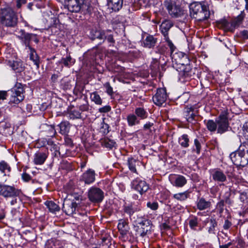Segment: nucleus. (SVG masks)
I'll return each mask as SVG.
<instances>
[{"label": "nucleus", "mask_w": 248, "mask_h": 248, "mask_svg": "<svg viewBox=\"0 0 248 248\" xmlns=\"http://www.w3.org/2000/svg\"><path fill=\"white\" fill-rule=\"evenodd\" d=\"M0 19L1 23L8 27H14L17 21V18L14 11L10 8L1 10Z\"/></svg>", "instance_id": "1"}, {"label": "nucleus", "mask_w": 248, "mask_h": 248, "mask_svg": "<svg viewBox=\"0 0 248 248\" xmlns=\"http://www.w3.org/2000/svg\"><path fill=\"white\" fill-rule=\"evenodd\" d=\"M194 145L196 148H193V151H196L197 154H199L201 152V145L200 142L197 139L194 140Z\"/></svg>", "instance_id": "50"}, {"label": "nucleus", "mask_w": 248, "mask_h": 248, "mask_svg": "<svg viewBox=\"0 0 248 248\" xmlns=\"http://www.w3.org/2000/svg\"><path fill=\"white\" fill-rule=\"evenodd\" d=\"M124 212L129 215L131 217L136 211H137V209L134 207L132 205H125L124 208Z\"/></svg>", "instance_id": "43"}, {"label": "nucleus", "mask_w": 248, "mask_h": 248, "mask_svg": "<svg viewBox=\"0 0 248 248\" xmlns=\"http://www.w3.org/2000/svg\"><path fill=\"white\" fill-rule=\"evenodd\" d=\"M183 75L185 78H190L193 73L189 65H186L183 70Z\"/></svg>", "instance_id": "44"}, {"label": "nucleus", "mask_w": 248, "mask_h": 248, "mask_svg": "<svg viewBox=\"0 0 248 248\" xmlns=\"http://www.w3.org/2000/svg\"><path fill=\"white\" fill-rule=\"evenodd\" d=\"M230 157L234 165L242 167L245 166V164H243L242 162H240V161L241 160V158H242L240 155L238 154V150L235 152L232 153L230 155Z\"/></svg>", "instance_id": "24"}, {"label": "nucleus", "mask_w": 248, "mask_h": 248, "mask_svg": "<svg viewBox=\"0 0 248 248\" xmlns=\"http://www.w3.org/2000/svg\"><path fill=\"white\" fill-rule=\"evenodd\" d=\"M245 16L246 14L244 11H242L241 12V13L232 21L231 23L224 20L222 23L225 29L231 31H233L236 27L238 26L242 23Z\"/></svg>", "instance_id": "6"}, {"label": "nucleus", "mask_w": 248, "mask_h": 248, "mask_svg": "<svg viewBox=\"0 0 248 248\" xmlns=\"http://www.w3.org/2000/svg\"><path fill=\"white\" fill-rule=\"evenodd\" d=\"M145 181L140 178H137L132 181V186H145Z\"/></svg>", "instance_id": "47"}, {"label": "nucleus", "mask_w": 248, "mask_h": 248, "mask_svg": "<svg viewBox=\"0 0 248 248\" xmlns=\"http://www.w3.org/2000/svg\"><path fill=\"white\" fill-rule=\"evenodd\" d=\"M224 206V202L223 201H220L217 203V207L219 209L220 213H222L223 212Z\"/></svg>", "instance_id": "62"}, {"label": "nucleus", "mask_w": 248, "mask_h": 248, "mask_svg": "<svg viewBox=\"0 0 248 248\" xmlns=\"http://www.w3.org/2000/svg\"><path fill=\"white\" fill-rule=\"evenodd\" d=\"M68 2L67 6L68 10L71 12L77 13L80 10H86L88 11L89 5L88 2H80L77 0H65Z\"/></svg>", "instance_id": "4"}, {"label": "nucleus", "mask_w": 248, "mask_h": 248, "mask_svg": "<svg viewBox=\"0 0 248 248\" xmlns=\"http://www.w3.org/2000/svg\"><path fill=\"white\" fill-rule=\"evenodd\" d=\"M9 64L13 70L16 72H19L22 70V63L18 61H9Z\"/></svg>", "instance_id": "33"}, {"label": "nucleus", "mask_w": 248, "mask_h": 248, "mask_svg": "<svg viewBox=\"0 0 248 248\" xmlns=\"http://www.w3.org/2000/svg\"><path fill=\"white\" fill-rule=\"evenodd\" d=\"M80 206L79 202H75L74 200H65L63 203L62 210L67 215L70 216L78 210Z\"/></svg>", "instance_id": "5"}, {"label": "nucleus", "mask_w": 248, "mask_h": 248, "mask_svg": "<svg viewBox=\"0 0 248 248\" xmlns=\"http://www.w3.org/2000/svg\"><path fill=\"white\" fill-rule=\"evenodd\" d=\"M111 109V107L109 106H106L99 109V111L101 113H106L109 111Z\"/></svg>", "instance_id": "58"}, {"label": "nucleus", "mask_w": 248, "mask_h": 248, "mask_svg": "<svg viewBox=\"0 0 248 248\" xmlns=\"http://www.w3.org/2000/svg\"><path fill=\"white\" fill-rule=\"evenodd\" d=\"M30 50V60L32 61L34 64L36 65L37 68H39L40 64L39 57L37 54L35 50L31 46L28 47Z\"/></svg>", "instance_id": "25"}, {"label": "nucleus", "mask_w": 248, "mask_h": 248, "mask_svg": "<svg viewBox=\"0 0 248 248\" xmlns=\"http://www.w3.org/2000/svg\"><path fill=\"white\" fill-rule=\"evenodd\" d=\"M211 203L204 199H200L197 202V207L200 210H205L210 206Z\"/></svg>", "instance_id": "32"}, {"label": "nucleus", "mask_w": 248, "mask_h": 248, "mask_svg": "<svg viewBox=\"0 0 248 248\" xmlns=\"http://www.w3.org/2000/svg\"><path fill=\"white\" fill-rule=\"evenodd\" d=\"M31 33L26 32L23 30H20L16 35L19 38L25 45L26 47L30 46V36Z\"/></svg>", "instance_id": "18"}, {"label": "nucleus", "mask_w": 248, "mask_h": 248, "mask_svg": "<svg viewBox=\"0 0 248 248\" xmlns=\"http://www.w3.org/2000/svg\"><path fill=\"white\" fill-rule=\"evenodd\" d=\"M123 0H112L108 2V6L114 11H118L122 7Z\"/></svg>", "instance_id": "26"}, {"label": "nucleus", "mask_w": 248, "mask_h": 248, "mask_svg": "<svg viewBox=\"0 0 248 248\" xmlns=\"http://www.w3.org/2000/svg\"><path fill=\"white\" fill-rule=\"evenodd\" d=\"M47 157L46 153L38 152L34 154L33 162L36 165H42Z\"/></svg>", "instance_id": "20"}, {"label": "nucleus", "mask_w": 248, "mask_h": 248, "mask_svg": "<svg viewBox=\"0 0 248 248\" xmlns=\"http://www.w3.org/2000/svg\"><path fill=\"white\" fill-rule=\"evenodd\" d=\"M212 175L213 180L218 182H224L227 179L226 175L220 169L213 170Z\"/></svg>", "instance_id": "19"}, {"label": "nucleus", "mask_w": 248, "mask_h": 248, "mask_svg": "<svg viewBox=\"0 0 248 248\" xmlns=\"http://www.w3.org/2000/svg\"><path fill=\"white\" fill-rule=\"evenodd\" d=\"M134 114L140 120L146 119L148 116V113L146 110L141 107L136 108L135 109Z\"/></svg>", "instance_id": "28"}, {"label": "nucleus", "mask_w": 248, "mask_h": 248, "mask_svg": "<svg viewBox=\"0 0 248 248\" xmlns=\"http://www.w3.org/2000/svg\"><path fill=\"white\" fill-rule=\"evenodd\" d=\"M167 97L168 95L166 89L160 88L157 90L156 93L153 96L152 99L155 105L161 107L165 103Z\"/></svg>", "instance_id": "9"}, {"label": "nucleus", "mask_w": 248, "mask_h": 248, "mask_svg": "<svg viewBox=\"0 0 248 248\" xmlns=\"http://www.w3.org/2000/svg\"><path fill=\"white\" fill-rule=\"evenodd\" d=\"M148 188L144 189L142 187H132L131 191L134 194L137 195V193L142 195L144 192L147 190Z\"/></svg>", "instance_id": "48"}, {"label": "nucleus", "mask_w": 248, "mask_h": 248, "mask_svg": "<svg viewBox=\"0 0 248 248\" xmlns=\"http://www.w3.org/2000/svg\"><path fill=\"white\" fill-rule=\"evenodd\" d=\"M126 119L129 126H133L140 123V120L134 113L128 114Z\"/></svg>", "instance_id": "27"}, {"label": "nucleus", "mask_w": 248, "mask_h": 248, "mask_svg": "<svg viewBox=\"0 0 248 248\" xmlns=\"http://www.w3.org/2000/svg\"><path fill=\"white\" fill-rule=\"evenodd\" d=\"M211 226L209 228L208 232L210 233H215V229L217 226V223L214 219L210 220Z\"/></svg>", "instance_id": "49"}, {"label": "nucleus", "mask_w": 248, "mask_h": 248, "mask_svg": "<svg viewBox=\"0 0 248 248\" xmlns=\"http://www.w3.org/2000/svg\"><path fill=\"white\" fill-rule=\"evenodd\" d=\"M164 6L172 17H179L183 15V11L180 5L173 0H165Z\"/></svg>", "instance_id": "3"}, {"label": "nucleus", "mask_w": 248, "mask_h": 248, "mask_svg": "<svg viewBox=\"0 0 248 248\" xmlns=\"http://www.w3.org/2000/svg\"><path fill=\"white\" fill-rule=\"evenodd\" d=\"M241 34L244 39H248V31L246 30H244L241 32Z\"/></svg>", "instance_id": "64"}, {"label": "nucleus", "mask_w": 248, "mask_h": 248, "mask_svg": "<svg viewBox=\"0 0 248 248\" xmlns=\"http://www.w3.org/2000/svg\"><path fill=\"white\" fill-rule=\"evenodd\" d=\"M188 195V193L186 191H185L175 194L173 195V197L177 200L184 201L187 198Z\"/></svg>", "instance_id": "45"}, {"label": "nucleus", "mask_w": 248, "mask_h": 248, "mask_svg": "<svg viewBox=\"0 0 248 248\" xmlns=\"http://www.w3.org/2000/svg\"><path fill=\"white\" fill-rule=\"evenodd\" d=\"M104 86L106 89V92L109 95H112L113 94V89L110 86V84L108 82H107L105 84Z\"/></svg>", "instance_id": "52"}, {"label": "nucleus", "mask_w": 248, "mask_h": 248, "mask_svg": "<svg viewBox=\"0 0 248 248\" xmlns=\"http://www.w3.org/2000/svg\"><path fill=\"white\" fill-rule=\"evenodd\" d=\"M22 179L25 182H28L31 179V176L29 174L24 173L22 175Z\"/></svg>", "instance_id": "63"}, {"label": "nucleus", "mask_w": 248, "mask_h": 248, "mask_svg": "<svg viewBox=\"0 0 248 248\" xmlns=\"http://www.w3.org/2000/svg\"><path fill=\"white\" fill-rule=\"evenodd\" d=\"M206 124L207 129L210 132H215L217 129V123L213 120H209L207 121H204Z\"/></svg>", "instance_id": "34"}, {"label": "nucleus", "mask_w": 248, "mask_h": 248, "mask_svg": "<svg viewBox=\"0 0 248 248\" xmlns=\"http://www.w3.org/2000/svg\"><path fill=\"white\" fill-rule=\"evenodd\" d=\"M64 141L65 144L70 147H72L73 146V141L71 138L68 137H66L64 138Z\"/></svg>", "instance_id": "60"}, {"label": "nucleus", "mask_w": 248, "mask_h": 248, "mask_svg": "<svg viewBox=\"0 0 248 248\" xmlns=\"http://www.w3.org/2000/svg\"><path fill=\"white\" fill-rule=\"evenodd\" d=\"M156 42V39L153 36L148 35L143 41L144 46L148 48H152L154 47Z\"/></svg>", "instance_id": "29"}, {"label": "nucleus", "mask_w": 248, "mask_h": 248, "mask_svg": "<svg viewBox=\"0 0 248 248\" xmlns=\"http://www.w3.org/2000/svg\"><path fill=\"white\" fill-rule=\"evenodd\" d=\"M244 136L248 140V121L244 125Z\"/></svg>", "instance_id": "59"}, {"label": "nucleus", "mask_w": 248, "mask_h": 248, "mask_svg": "<svg viewBox=\"0 0 248 248\" xmlns=\"http://www.w3.org/2000/svg\"><path fill=\"white\" fill-rule=\"evenodd\" d=\"M69 118L71 119H82L81 113L77 110H71L68 112Z\"/></svg>", "instance_id": "39"}, {"label": "nucleus", "mask_w": 248, "mask_h": 248, "mask_svg": "<svg viewBox=\"0 0 248 248\" xmlns=\"http://www.w3.org/2000/svg\"><path fill=\"white\" fill-rule=\"evenodd\" d=\"M169 179L171 184H175V186H184L186 183V180L182 175L171 174Z\"/></svg>", "instance_id": "15"}, {"label": "nucleus", "mask_w": 248, "mask_h": 248, "mask_svg": "<svg viewBox=\"0 0 248 248\" xmlns=\"http://www.w3.org/2000/svg\"><path fill=\"white\" fill-rule=\"evenodd\" d=\"M10 102L18 104L24 100L23 89L21 87L14 88L12 91Z\"/></svg>", "instance_id": "11"}, {"label": "nucleus", "mask_w": 248, "mask_h": 248, "mask_svg": "<svg viewBox=\"0 0 248 248\" xmlns=\"http://www.w3.org/2000/svg\"><path fill=\"white\" fill-rule=\"evenodd\" d=\"M109 31H105L104 40H106L107 42L109 44V46H113L115 41L113 38V36L112 34L109 33Z\"/></svg>", "instance_id": "40"}, {"label": "nucleus", "mask_w": 248, "mask_h": 248, "mask_svg": "<svg viewBox=\"0 0 248 248\" xmlns=\"http://www.w3.org/2000/svg\"><path fill=\"white\" fill-rule=\"evenodd\" d=\"M137 161L136 159L133 157L129 158L127 160V164L129 169L133 172L137 173V169L136 168V163Z\"/></svg>", "instance_id": "37"}, {"label": "nucleus", "mask_w": 248, "mask_h": 248, "mask_svg": "<svg viewBox=\"0 0 248 248\" xmlns=\"http://www.w3.org/2000/svg\"><path fill=\"white\" fill-rule=\"evenodd\" d=\"M184 115L186 121L192 124H195L198 120V111L193 106L187 107L185 108Z\"/></svg>", "instance_id": "7"}, {"label": "nucleus", "mask_w": 248, "mask_h": 248, "mask_svg": "<svg viewBox=\"0 0 248 248\" xmlns=\"http://www.w3.org/2000/svg\"><path fill=\"white\" fill-rule=\"evenodd\" d=\"M151 66L156 70L158 68V62L157 59H154L153 62L151 63Z\"/></svg>", "instance_id": "61"}, {"label": "nucleus", "mask_w": 248, "mask_h": 248, "mask_svg": "<svg viewBox=\"0 0 248 248\" xmlns=\"http://www.w3.org/2000/svg\"><path fill=\"white\" fill-rule=\"evenodd\" d=\"M206 6L199 2L191 3L189 6L191 15L193 17L200 11H203V9Z\"/></svg>", "instance_id": "21"}, {"label": "nucleus", "mask_w": 248, "mask_h": 248, "mask_svg": "<svg viewBox=\"0 0 248 248\" xmlns=\"http://www.w3.org/2000/svg\"><path fill=\"white\" fill-rule=\"evenodd\" d=\"M179 143L181 146L184 148H187L189 146V140L188 136L186 134H184L179 138Z\"/></svg>", "instance_id": "35"}, {"label": "nucleus", "mask_w": 248, "mask_h": 248, "mask_svg": "<svg viewBox=\"0 0 248 248\" xmlns=\"http://www.w3.org/2000/svg\"><path fill=\"white\" fill-rule=\"evenodd\" d=\"M95 173L94 170L89 169L81 176V180L84 182L85 184L90 185L95 180Z\"/></svg>", "instance_id": "14"}, {"label": "nucleus", "mask_w": 248, "mask_h": 248, "mask_svg": "<svg viewBox=\"0 0 248 248\" xmlns=\"http://www.w3.org/2000/svg\"><path fill=\"white\" fill-rule=\"evenodd\" d=\"M147 206L148 207L153 210H156L158 207V203L156 202H148L147 203Z\"/></svg>", "instance_id": "53"}, {"label": "nucleus", "mask_w": 248, "mask_h": 248, "mask_svg": "<svg viewBox=\"0 0 248 248\" xmlns=\"http://www.w3.org/2000/svg\"><path fill=\"white\" fill-rule=\"evenodd\" d=\"M105 31L97 30L96 28L92 29L90 30L89 37L92 40H103V42H104Z\"/></svg>", "instance_id": "16"}, {"label": "nucleus", "mask_w": 248, "mask_h": 248, "mask_svg": "<svg viewBox=\"0 0 248 248\" xmlns=\"http://www.w3.org/2000/svg\"><path fill=\"white\" fill-rule=\"evenodd\" d=\"M209 16L210 12L208 7L206 6L203 9V11H200L193 17L198 21H201L207 19Z\"/></svg>", "instance_id": "22"}, {"label": "nucleus", "mask_w": 248, "mask_h": 248, "mask_svg": "<svg viewBox=\"0 0 248 248\" xmlns=\"http://www.w3.org/2000/svg\"><path fill=\"white\" fill-rule=\"evenodd\" d=\"M60 131L62 134H67L70 129V123L68 122H62L59 125Z\"/></svg>", "instance_id": "31"}, {"label": "nucleus", "mask_w": 248, "mask_h": 248, "mask_svg": "<svg viewBox=\"0 0 248 248\" xmlns=\"http://www.w3.org/2000/svg\"><path fill=\"white\" fill-rule=\"evenodd\" d=\"M0 171L4 173L5 176L9 175L11 171V167L5 161H0Z\"/></svg>", "instance_id": "30"}, {"label": "nucleus", "mask_w": 248, "mask_h": 248, "mask_svg": "<svg viewBox=\"0 0 248 248\" xmlns=\"http://www.w3.org/2000/svg\"><path fill=\"white\" fill-rule=\"evenodd\" d=\"M31 41H33L36 44L38 43L39 39L37 36V35L36 34L31 33L30 36V42Z\"/></svg>", "instance_id": "57"}, {"label": "nucleus", "mask_w": 248, "mask_h": 248, "mask_svg": "<svg viewBox=\"0 0 248 248\" xmlns=\"http://www.w3.org/2000/svg\"><path fill=\"white\" fill-rule=\"evenodd\" d=\"M11 126V124L9 123L5 122V121H2L0 122V130H5L6 129L10 128Z\"/></svg>", "instance_id": "51"}, {"label": "nucleus", "mask_w": 248, "mask_h": 248, "mask_svg": "<svg viewBox=\"0 0 248 248\" xmlns=\"http://www.w3.org/2000/svg\"><path fill=\"white\" fill-rule=\"evenodd\" d=\"M172 26L173 23L170 20H165L162 22L160 26V30L164 38H168V32Z\"/></svg>", "instance_id": "17"}, {"label": "nucleus", "mask_w": 248, "mask_h": 248, "mask_svg": "<svg viewBox=\"0 0 248 248\" xmlns=\"http://www.w3.org/2000/svg\"><path fill=\"white\" fill-rule=\"evenodd\" d=\"M189 226L191 229L195 230V228L198 225L197 219L196 218L191 219L189 220Z\"/></svg>", "instance_id": "56"}, {"label": "nucleus", "mask_w": 248, "mask_h": 248, "mask_svg": "<svg viewBox=\"0 0 248 248\" xmlns=\"http://www.w3.org/2000/svg\"><path fill=\"white\" fill-rule=\"evenodd\" d=\"M19 193V190L15 187H0V195L4 197L16 196Z\"/></svg>", "instance_id": "13"}, {"label": "nucleus", "mask_w": 248, "mask_h": 248, "mask_svg": "<svg viewBox=\"0 0 248 248\" xmlns=\"http://www.w3.org/2000/svg\"><path fill=\"white\" fill-rule=\"evenodd\" d=\"M137 224L136 232L137 234L144 237L150 232L151 229L150 221L142 217H138L135 220Z\"/></svg>", "instance_id": "2"}, {"label": "nucleus", "mask_w": 248, "mask_h": 248, "mask_svg": "<svg viewBox=\"0 0 248 248\" xmlns=\"http://www.w3.org/2000/svg\"><path fill=\"white\" fill-rule=\"evenodd\" d=\"M79 110L82 112L88 111L89 109V106L88 102H86L85 103L81 105L79 107Z\"/></svg>", "instance_id": "54"}, {"label": "nucleus", "mask_w": 248, "mask_h": 248, "mask_svg": "<svg viewBox=\"0 0 248 248\" xmlns=\"http://www.w3.org/2000/svg\"><path fill=\"white\" fill-rule=\"evenodd\" d=\"M58 242L53 240H49L46 243L45 248H60L58 246Z\"/></svg>", "instance_id": "46"}, {"label": "nucleus", "mask_w": 248, "mask_h": 248, "mask_svg": "<svg viewBox=\"0 0 248 248\" xmlns=\"http://www.w3.org/2000/svg\"><path fill=\"white\" fill-rule=\"evenodd\" d=\"M88 197L92 202H100L104 198V192L98 187H92L88 192Z\"/></svg>", "instance_id": "10"}, {"label": "nucleus", "mask_w": 248, "mask_h": 248, "mask_svg": "<svg viewBox=\"0 0 248 248\" xmlns=\"http://www.w3.org/2000/svg\"><path fill=\"white\" fill-rule=\"evenodd\" d=\"M164 39L167 42L168 45L170 47V51H171V53H172L173 52V51L174 50V49L175 48L174 46L173 45V44H172L171 41L169 39V36H168V38H164Z\"/></svg>", "instance_id": "55"}, {"label": "nucleus", "mask_w": 248, "mask_h": 248, "mask_svg": "<svg viewBox=\"0 0 248 248\" xmlns=\"http://www.w3.org/2000/svg\"><path fill=\"white\" fill-rule=\"evenodd\" d=\"M217 123V133L222 134L228 130L229 122L227 116L226 114H221L216 118Z\"/></svg>", "instance_id": "8"}, {"label": "nucleus", "mask_w": 248, "mask_h": 248, "mask_svg": "<svg viewBox=\"0 0 248 248\" xmlns=\"http://www.w3.org/2000/svg\"><path fill=\"white\" fill-rule=\"evenodd\" d=\"M238 154L240 155L242 158L240 162H242L245 165L248 164V144L243 143L240 145L238 149Z\"/></svg>", "instance_id": "12"}, {"label": "nucleus", "mask_w": 248, "mask_h": 248, "mask_svg": "<svg viewBox=\"0 0 248 248\" xmlns=\"http://www.w3.org/2000/svg\"><path fill=\"white\" fill-rule=\"evenodd\" d=\"M118 229L122 236L126 235L129 229L127 222L123 219L119 220Z\"/></svg>", "instance_id": "23"}, {"label": "nucleus", "mask_w": 248, "mask_h": 248, "mask_svg": "<svg viewBox=\"0 0 248 248\" xmlns=\"http://www.w3.org/2000/svg\"><path fill=\"white\" fill-rule=\"evenodd\" d=\"M91 99L96 104L101 105L102 103V99L99 95L96 92H93L91 94Z\"/></svg>", "instance_id": "42"}, {"label": "nucleus", "mask_w": 248, "mask_h": 248, "mask_svg": "<svg viewBox=\"0 0 248 248\" xmlns=\"http://www.w3.org/2000/svg\"><path fill=\"white\" fill-rule=\"evenodd\" d=\"M115 144V142L114 140L108 138L105 139L102 141V145L103 146L109 149H111L113 147H114Z\"/></svg>", "instance_id": "41"}, {"label": "nucleus", "mask_w": 248, "mask_h": 248, "mask_svg": "<svg viewBox=\"0 0 248 248\" xmlns=\"http://www.w3.org/2000/svg\"><path fill=\"white\" fill-rule=\"evenodd\" d=\"M60 63H63L66 67H70L74 63V61L72 60L71 56L68 55L66 58H62L60 61Z\"/></svg>", "instance_id": "38"}, {"label": "nucleus", "mask_w": 248, "mask_h": 248, "mask_svg": "<svg viewBox=\"0 0 248 248\" xmlns=\"http://www.w3.org/2000/svg\"><path fill=\"white\" fill-rule=\"evenodd\" d=\"M45 205L47 206L49 211L54 213L59 211V206L52 201H46L45 202Z\"/></svg>", "instance_id": "36"}]
</instances>
